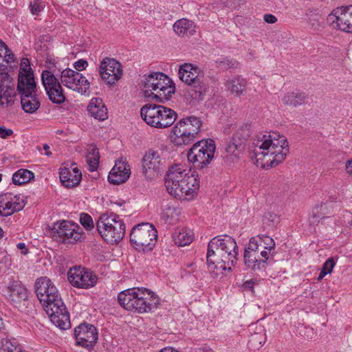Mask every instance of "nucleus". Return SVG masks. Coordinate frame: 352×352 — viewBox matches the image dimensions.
Listing matches in <instances>:
<instances>
[{
    "label": "nucleus",
    "instance_id": "12",
    "mask_svg": "<svg viewBox=\"0 0 352 352\" xmlns=\"http://www.w3.org/2000/svg\"><path fill=\"white\" fill-rule=\"evenodd\" d=\"M157 239V230L150 223L134 226L130 234L131 245L138 251L151 250Z\"/></svg>",
    "mask_w": 352,
    "mask_h": 352
},
{
    "label": "nucleus",
    "instance_id": "55",
    "mask_svg": "<svg viewBox=\"0 0 352 352\" xmlns=\"http://www.w3.org/2000/svg\"><path fill=\"white\" fill-rule=\"evenodd\" d=\"M2 177H3L2 174H1V173H0V182H1V180H2Z\"/></svg>",
    "mask_w": 352,
    "mask_h": 352
},
{
    "label": "nucleus",
    "instance_id": "34",
    "mask_svg": "<svg viewBox=\"0 0 352 352\" xmlns=\"http://www.w3.org/2000/svg\"><path fill=\"white\" fill-rule=\"evenodd\" d=\"M175 32L181 36L193 35L196 31V26L192 21L186 19L177 20L173 25Z\"/></svg>",
    "mask_w": 352,
    "mask_h": 352
},
{
    "label": "nucleus",
    "instance_id": "54",
    "mask_svg": "<svg viewBox=\"0 0 352 352\" xmlns=\"http://www.w3.org/2000/svg\"><path fill=\"white\" fill-rule=\"evenodd\" d=\"M309 23H311V25L312 26H314L315 25V23L314 22H311V21H309Z\"/></svg>",
    "mask_w": 352,
    "mask_h": 352
},
{
    "label": "nucleus",
    "instance_id": "50",
    "mask_svg": "<svg viewBox=\"0 0 352 352\" xmlns=\"http://www.w3.org/2000/svg\"><path fill=\"white\" fill-rule=\"evenodd\" d=\"M43 149L45 150V155L47 157L52 156V153L50 151V146L47 144L43 145Z\"/></svg>",
    "mask_w": 352,
    "mask_h": 352
},
{
    "label": "nucleus",
    "instance_id": "16",
    "mask_svg": "<svg viewBox=\"0 0 352 352\" xmlns=\"http://www.w3.org/2000/svg\"><path fill=\"white\" fill-rule=\"evenodd\" d=\"M164 160L158 151L148 150L142 159V172L148 179H153L161 174Z\"/></svg>",
    "mask_w": 352,
    "mask_h": 352
},
{
    "label": "nucleus",
    "instance_id": "7",
    "mask_svg": "<svg viewBox=\"0 0 352 352\" xmlns=\"http://www.w3.org/2000/svg\"><path fill=\"white\" fill-rule=\"evenodd\" d=\"M142 120L150 126L164 129L173 124L177 118V113L167 107L146 104L140 109Z\"/></svg>",
    "mask_w": 352,
    "mask_h": 352
},
{
    "label": "nucleus",
    "instance_id": "8",
    "mask_svg": "<svg viewBox=\"0 0 352 352\" xmlns=\"http://www.w3.org/2000/svg\"><path fill=\"white\" fill-rule=\"evenodd\" d=\"M179 79L188 85L191 86L192 93L189 91L192 100H202L207 91V87L204 82V74L197 65L191 63H184L178 70Z\"/></svg>",
    "mask_w": 352,
    "mask_h": 352
},
{
    "label": "nucleus",
    "instance_id": "17",
    "mask_svg": "<svg viewBox=\"0 0 352 352\" xmlns=\"http://www.w3.org/2000/svg\"><path fill=\"white\" fill-rule=\"evenodd\" d=\"M41 81L50 100L56 104H62L65 101L63 89L54 74L49 70H43Z\"/></svg>",
    "mask_w": 352,
    "mask_h": 352
},
{
    "label": "nucleus",
    "instance_id": "20",
    "mask_svg": "<svg viewBox=\"0 0 352 352\" xmlns=\"http://www.w3.org/2000/svg\"><path fill=\"white\" fill-rule=\"evenodd\" d=\"M16 97L13 78L6 72H0V107H11L14 104Z\"/></svg>",
    "mask_w": 352,
    "mask_h": 352
},
{
    "label": "nucleus",
    "instance_id": "41",
    "mask_svg": "<svg viewBox=\"0 0 352 352\" xmlns=\"http://www.w3.org/2000/svg\"><path fill=\"white\" fill-rule=\"evenodd\" d=\"M336 265V262L332 257L329 258L323 264L321 271L317 278L318 281H320L324 277L331 274Z\"/></svg>",
    "mask_w": 352,
    "mask_h": 352
},
{
    "label": "nucleus",
    "instance_id": "33",
    "mask_svg": "<svg viewBox=\"0 0 352 352\" xmlns=\"http://www.w3.org/2000/svg\"><path fill=\"white\" fill-rule=\"evenodd\" d=\"M17 90L21 95L36 92L34 74L18 75Z\"/></svg>",
    "mask_w": 352,
    "mask_h": 352
},
{
    "label": "nucleus",
    "instance_id": "15",
    "mask_svg": "<svg viewBox=\"0 0 352 352\" xmlns=\"http://www.w3.org/2000/svg\"><path fill=\"white\" fill-rule=\"evenodd\" d=\"M61 83L67 88L82 95L86 94L89 89L90 83L82 74L72 69H65L60 72Z\"/></svg>",
    "mask_w": 352,
    "mask_h": 352
},
{
    "label": "nucleus",
    "instance_id": "1",
    "mask_svg": "<svg viewBox=\"0 0 352 352\" xmlns=\"http://www.w3.org/2000/svg\"><path fill=\"white\" fill-rule=\"evenodd\" d=\"M289 152L287 138L278 133H259L252 140V158L257 167H275L285 160Z\"/></svg>",
    "mask_w": 352,
    "mask_h": 352
},
{
    "label": "nucleus",
    "instance_id": "2",
    "mask_svg": "<svg viewBox=\"0 0 352 352\" xmlns=\"http://www.w3.org/2000/svg\"><path fill=\"white\" fill-rule=\"evenodd\" d=\"M165 186L168 192L180 201L194 200L200 187L198 175L183 163L175 164L168 168Z\"/></svg>",
    "mask_w": 352,
    "mask_h": 352
},
{
    "label": "nucleus",
    "instance_id": "27",
    "mask_svg": "<svg viewBox=\"0 0 352 352\" xmlns=\"http://www.w3.org/2000/svg\"><path fill=\"white\" fill-rule=\"evenodd\" d=\"M24 206L20 201L19 196L11 195H0V215L9 216L16 211L21 210Z\"/></svg>",
    "mask_w": 352,
    "mask_h": 352
},
{
    "label": "nucleus",
    "instance_id": "21",
    "mask_svg": "<svg viewBox=\"0 0 352 352\" xmlns=\"http://www.w3.org/2000/svg\"><path fill=\"white\" fill-rule=\"evenodd\" d=\"M49 316L51 322L61 329H67L70 327V318L65 305L62 300L52 304L44 309Z\"/></svg>",
    "mask_w": 352,
    "mask_h": 352
},
{
    "label": "nucleus",
    "instance_id": "23",
    "mask_svg": "<svg viewBox=\"0 0 352 352\" xmlns=\"http://www.w3.org/2000/svg\"><path fill=\"white\" fill-rule=\"evenodd\" d=\"M77 344L85 348L92 347L98 340L96 328L90 324H81L74 330Z\"/></svg>",
    "mask_w": 352,
    "mask_h": 352
},
{
    "label": "nucleus",
    "instance_id": "4",
    "mask_svg": "<svg viewBox=\"0 0 352 352\" xmlns=\"http://www.w3.org/2000/svg\"><path fill=\"white\" fill-rule=\"evenodd\" d=\"M275 247L274 240L267 235L258 234L250 238L243 254L245 267L254 273L265 272L274 261Z\"/></svg>",
    "mask_w": 352,
    "mask_h": 352
},
{
    "label": "nucleus",
    "instance_id": "29",
    "mask_svg": "<svg viewBox=\"0 0 352 352\" xmlns=\"http://www.w3.org/2000/svg\"><path fill=\"white\" fill-rule=\"evenodd\" d=\"M59 177L63 184L68 188L78 185L82 177L80 170L75 166L63 167L60 168Z\"/></svg>",
    "mask_w": 352,
    "mask_h": 352
},
{
    "label": "nucleus",
    "instance_id": "13",
    "mask_svg": "<svg viewBox=\"0 0 352 352\" xmlns=\"http://www.w3.org/2000/svg\"><path fill=\"white\" fill-rule=\"evenodd\" d=\"M36 295L45 309L62 300L54 283L47 277L38 278L34 283Z\"/></svg>",
    "mask_w": 352,
    "mask_h": 352
},
{
    "label": "nucleus",
    "instance_id": "47",
    "mask_svg": "<svg viewBox=\"0 0 352 352\" xmlns=\"http://www.w3.org/2000/svg\"><path fill=\"white\" fill-rule=\"evenodd\" d=\"M344 170L349 177H352V157L346 160Z\"/></svg>",
    "mask_w": 352,
    "mask_h": 352
},
{
    "label": "nucleus",
    "instance_id": "9",
    "mask_svg": "<svg viewBox=\"0 0 352 352\" xmlns=\"http://www.w3.org/2000/svg\"><path fill=\"white\" fill-rule=\"evenodd\" d=\"M101 236L109 243H118L124 237L126 227L122 219L115 213L102 214L97 222Z\"/></svg>",
    "mask_w": 352,
    "mask_h": 352
},
{
    "label": "nucleus",
    "instance_id": "25",
    "mask_svg": "<svg viewBox=\"0 0 352 352\" xmlns=\"http://www.w3.org/2000/svg\"><path fill=\"white\" fill-rule=\"evenodd\" d=\"M250 130L247 126L239 127L226 147V153L230 155L238 156L244 149L247 138L249 137Z\"/></svg>",
    "mask_w": 352,
    "mask_h": 352
},
{
    "label": "nucleus",
    "instance_id": "49",
    "mask_svg": "<svg viewBox=\"0 0 352 352\" xmlns=\"http://www.w3.org/2000/svg\"><path fill=\"white\" fill-rule=\"evenodd\" d=\"M17 249L21 250V254L26 255L28 253V250L24 243H19L16 245Z\"/></svg>",
    "mask_w": 352,
    "mask_h": 352
},
{
    "label": "nucleus",
    "instance_id": "28",
    "mask_svg": "<svg viewBox=\"0 0 352 352\" xmlns=\"http://www.w3.org/2000/svg\"><path fill=\"white\" fill-rule=\"evenodd\" d=\"M180 208L171 201H164L162 204L160 217L165 223L173 225L179 220Z\"/></svg>",
    "mask_w": 352,
    "mask_h": 352
},
{
    "label": "nucleus",
    "instance_id": "39",
    "mask_svg": "<svg viewBox=\"0 0 352 352\" xmlns=\"http://www.w3.org/2000/svg\"><path fill=\"white\" fill-rule=\"evenodd\" d=\"M86 159L89 170L91 171L96 170L98 166L100 160L98 149L95 146H90Z\"/></svg>",
    "mask_w": 352,
    "mask_h": 352
},
{
    "label": "nucleus",
    "instance_id": "35",
    "mask_svg": "<svg viewBox=\"0 0 352 352\" xmlns=\"http://www.w3.org/2000/svg\"><path fill=\"white\" fill-rule=\"evenodd\" d=\"M194 234L191 230L185 228H177L173 234V240L178 246H186L192 243Z\"/></svg>",
    "mask_w": 352,
    "mask_h": 352
},
{
    "label": "nucleus",
    "instance_id": "56",
    "mask_svg": "<svg viewBox=\"0 0 352 352\" xmlns=\"http://www.w3.org/2000/svg\"><path fill=\"white\" fill-rule=\"evenodd\" d=\"M1 323H2V322H1V319L0 318V325L1 324Z\"/></svg>",
    "mask_w": 352,
    "mask_h": 352
},
{
    "label": "nucleus",
    "instance_id": "38",
    "mask_svg": "<svg viewBox=\"0 0 352 352\" xmlns=\"http://www.w3.org/2000/svg\"><path fill=\"white\" fill-rule=\"evenodd\" d=\"M34 177L33 172L28 169H19L12 175V182L16 185H22L29 182Z\"/></svg>",
    "mask_w": 352,
    "mask_h": 352
},
{
    "label": "nucleus",
    "instance_id": "10",
    "mask_svg": "<svg viewBox=\"0 0 352 352\" xmlns=\"http://www.w3.org/2000/svg\"><path fill=\"white\" fill-rule=\"evenodd\" d=\"M201 126V120L196 117H188L177 121L172 127L170 139L176 146H182L193 142Z\"/></svg>",
    "mask_w": 352,
    "mask_h": 352
},
{
    "label": "nucleus",
    "instance_id": "43",
    "mask_svg": "<svg viewBox=\"0 0 352 352\" xmlns=\"http://www.w3.org/2000/svg\"><path fill=\"white\" fill-rule=\"evenodd\" d=\"M30 74H34V72L30 66V60L27 58H23L21 60L19 72L18 75Z\"/></svg>",
    "mask_w": 352,
    "mask_h": 352
},
{
    "label": "nucleus",
    "instance_id": "44",
    "mask_svg": "<svg viewBox=\"0 0 352 352\" xmlns=\"http://www.w3.org/2000/svg\"><path fill=\"white\" fill-rule=\"evenodd\" d=\"M45 2L41 0H34L30 4V11L34 15H37L45 8Z\"/></svg>",
    "mask_w": 352,
    "mask_h": 352
},
{
    "label": "nucleus",
    "instance_id": "26",
    "mask_svg": "<svg viewBox=\"0 0 352 352\" xmlns=\"http://www.w3.org/2000/svg\"><path fill=\"white\" fill-rule=\"evenodd\" d=\"M6 298L15 306H18L28 298L26 288L17 280H11L5 292Z\"/></svg>",
    "mask_w": 352,
    "mask_h": 352
},
{
    "label": "nucleus",
    "instance_id": "24",
    "mask_svg": "<svg viewBox=\"0 0 352 352\" xmlns=\"http://www.w3.org/2000/svg\"><path fill=\"white\" fill-rule=\"evenodd\" d=\"M131 167L126 158L117 160L108 175V181L113 184L119 185L125 183L130 177Z\"/></svg>",
    "mask_w": 352,
    "mask_h": 352
},
{
    "label": "nucleus",
    "instance_id": "18",
    "mask_svg": "<svg viewBox=\"0 0 352 352\" xmlns=\"http://www.w3.org/2000/svg\"><path fill=\"white\" fill-rule=\"evenodd\" d=\"M99 74L107 84L114 85L123 75L122 67L116 59L106 57L100 62Z\"/></svg>",
    "mask_w": 352,
    "mask_h": 352
},
{
    "label": "nucleus",
    "instance_id": "5",
    "mask_svg": "<svg viewBox=\"0 0 352 352\" xmlns=\"http://www.w3.org/2000/svg\"><path fill=\"white\" fill-rule=\"evenodd\" d=\"M119 305L125 310L134 314L154 312L160 304V299L151 289L133 287L118 294Z\"/></svg>",
    "mask_w": 352,
    "mask_h": 352
},
{
    "label": "nucleus",
    "instance_id": "36",
    "mask_svg": "<svg viewBox=\"0 0 352 352\" xmlns=\"http://www.w3.org/2000/svg\"><path fill=\"white\" fill-rule=\"evenodd\" d=\"M21 107L26 113H32L39 108L40 102L36 92L30 94H21Z\"/></svg>",
    "mask_w": 352,
    "mask_h": 352
},
{
    "label": "nucleus",
    "instance_id": "42",
    "mask_svg": "<svg viewBox=\"0 0 352 352\" xmlns=\"http://www.w3.org/2000/svg\"><path fill=\"white\" fill-rule=\"evenodd\" d=\"M80 222L81 225L87 230H91L94 228V221L90 215L86 213H81L80 215Z\"/></svg>",
    "mask_w": 352,
    "mask_h": 352
},
{
    "label": "nucleus",
    "instance_id": "37",
    "mask_svg": "<svg viewBox=\"0 0 352 352\" xmlns=\"http://www.w3.org/2000/svg\"><path fill=\"white\" fill-rule=\"evenodd\" d=\"M281 100L285 105L296 107L305 103V96L300 92H288L283 96Z\"/></svg>",
    "mask_w": 352,
    "mask_h": 352
},
{
    "label": "nucleus",
    "instance_id": "22",
    "mask_svg": "<svg viewBox=\"0 0 352 352\" xmlns=\"http://www.w3.org/2000/svg\"><path fill=\"white\" fill-rule=\"evenodd\" d=\"M351 15L346 6L335 8L327 16V22L333 28L346 32H352Z\"/></svg>",
    "mask_w": 352,
    "mask_h": 352
},
{
    "label": "nucleus",
    "instance_id": "46",
    "mask_svg": "<svg viewBox=\"0 0 352 352\" xmlns=\"http://www.w3.org/2000/svg\"><path fill=\"white\" fill-rule=\"evenodd\" d=\"M13 134V131L11 129L6 128L5 126H0V138L6 139Z\"/></svg>",
    "mask_w": 352,
    "mask_h": 352
},
{
    "label": "nucleus",
    "instance_id": "14",
    "mask_svg": "<svg viewBox=\"0 0 352 352\" xmlns=\"http://www.w3.org/2000/svg\"><path fill=\"white\" fill-rule=\"evenodd\" d=\"M67 278L73 287L84 289L94 287L98 282L94 272L80 266L70 268L67 272Z\"/></svg>",
    "mask_w": 352,
    "mask_h": 352
},
{
    "label": "nucleus",
    "instance_id": "40",
    "mask_svg": "<svg viewBox=\"0 0 352 352\" xmlns=\"http://www.w3.org/2000/svg\"><path fill=\"white\" fill-rule=\"evenodd\" d=\"M0 352H23L21 347L8 339H3L0 342Z\"/></svg>",
    "mask_w": 352,
    "mask_h": 352
},
{
    "label": "nucleus",
    "instance_id": "3",
    "mask_svg": "<svg viewBox=\"0 0 352 352\" xmlns=\"http://www.w3.org/2000/svg\"><path fill=\"white\" fill-rule=\"evenodd\" d=\"M238 247L235 240L228 235L214 237L208 243L206 255L209 272L214 276L230 272L237 261Z\"/></svg>",
    "mask_w": 352,
    "mask_h": 352
},
{
    "label": "nucleus",
    "instance_id": "48",
    "mask_svg": "<svg viewBox=\"0 0 352 352\" xmlns=\"http://www.w3.org/2000/svg\"><path fill=\"white\" fill-rule=\"evenodd\" d=\"M263 19L266 23L270 24L275 23L277 21V18L274 15L271 14H265L263 16Z\"/></svg>",
    "mask_w": 352,
    "mask_h": 352
},
{
    "label": "nucleus",
    "instance_id": "53",
    "mask_svg": "<svg viewBox=\"0 0 352 352\" xmlns=\"http://www.w3.org/2000/svg\"><path fill=\"white\" fill-rule=\"evenodd\" d=\"M258 334H256V335H254V336L252 337V339H254V338L256 339V338H257V337H258Z\"/></svg>",
    "mask_w": 352,
    "mask_h": 352
},
{
    "label": "nucleus",
    "instance_id": "11",
    "mask_svg": "<svg viewBox=\"0 0 352 352\" xmlns=\"http://www.w3.org/2000/svg\"><path fill=\"white\" fill-rule=\"evenodd\" d=\"M216 146L212 139L202 140L195 143L187 152V159L197 169L206 168L214 158Z\"/></svg>",
    "mask_w": 352,
    "mask_h": 352
},
{
    "label": "nucleus",
    "instance_id": "30",
    "mask_svg": "<svg viewBox=\"0 0 352 352\" xmlns=\"http://www.w3.org/2000/svg\"><path fill=\"white\" fill-rule=\"evenodd\" d=\"M17 65L16 58L8 46L0 39V71L12 69Z\"/></svg>",
    "mask_w": 352,
    "mask_h": 352
},
{
    "label": "nucleus",
    "instance_id": "52",
    "mask_svg": "<svg viewBox=\"0 0 352 352\" xmlns=\"http://www.w3.org/2000/svg\"><path fill=\"white\" fill-rule=\"evenodd\" d=\"M3 230H2V228L0 227V238H1V237L3 236Z\"/></svg>",
    "mask_w": 352,
    "mask_h": 352
},
{
    "label": "nucleus",
    "instance_id": "45",
    "mask_svg": "<svg viewBox=\"0 0 352 352\" xmlns=\"http://www.w3.org/2000/svg\"><path fill=\"white\" fill-rule=\"evenodd\" d=\"M88 66V63L87 60L83 59H79L74 63V67L76 69V72H80L87 68Z\"/></svg>",
    "mask_w": 352,
    "mask_h": 352
},
{
    "label": "nucleus",
    "instance_id": "31",
    "mask_svg": "<svg viewBox=\"0 0 352 352\" xmlns=\"http://www.w3.org/2000/svg\"><path fill=\"white\" fill-rule=\"evenodd\" d=\"M87 111L92 117L97 120H104L108 118L107 109L100 98L91 99L87 106Z\"/></svg>",
    "mask_w": 352,
    "mask_h": 352
},
{
    "label": "nucleus",
    "instance_id": "32",
    "mask_svg": "<svg viewBox=\"0 0 352 352\" xmlns=\"http://www.w3.org/2000/svg\"><path fill=\"white\" fill-rule=\"evenodd\" d=\"M247 85L248 82L244 78L233 76L226 80L225 87L232 94L240 96L245 92Z\"/></svg>",
    "mask_w": 352,
    "mask_h": 352
},
{
    "label": "nucleus",
    "instance_id": "19",
    "mask_svg": "<svg viewBox=\"0 0 352 352\" xmlns=\"http://www.w3.org/2000/svg\"><path fill=\"white\" fill-rule=\"evenodd\" d=\"M54 229L63 241L76 243L84 239V234L80 227L69 221L63 220L56 223Z\"/></svg>",
    "mask_w": 352,
    "mask_h": 352
},
{
    "label": "nucleus",
    "instance_id": "6",
    "mask_svg": "<svg viewBox=\"0 0 352 352\" xmlns=\"http://www.w3.org/2000/svg\"><path fill=\"white\" fill-rule=\"evenodd\" d=\"M142 89L145 97L161 102L168 100L175 91L173 81L162 72H151L144 75Z\"/></svg>",
    "mask_w": 352,
    "mask_h": 352
},
{
    "label": "nucleus",
    "instance_id": "51",
    "mask_svg": "<svg viewBox=\"0 0 352 352\" xmlns=\"http://www.w3.org/2000/svg\"><path fill=\"white\" fill-rule=\"evenodd\" d=\"M245 287L252 289L254 286V283L252 280L246 281L244 284Z\"/></svg>",
    "mask_w": 352,
    "mask_h": 352
}]
</instances>
